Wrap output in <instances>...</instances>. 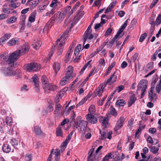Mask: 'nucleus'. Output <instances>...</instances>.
<instances>
[{
	"label": "nucleus",
	"mask_w": 161,
	"mask_h": 161,
	"mask_svg": "<svg viewBox=\"0 0 161 161\" xmlns=\"http://www.w3.org/2000/svg\"><path fill=\"white\" fill-rule=\"evenodd\" d=\"M19 52L15 51L9 55L5 56L2 54L0 56L1 64L3 65H8L7 68L3 67L1 71L3 75L6 76H14L16 74V71L13 69L16 67L17 64L15 62L19 57Z\"/></svg>",
	"instance_id": "1"
},
{
	"label": "nucleus",
	"mask_w": 161,
	"mask_h": 161,
	"mask_svg": "<svg viewBox=\"0 0 161 161\" xmlns=\"http://www.w3.org/2000/svg\"><path fill=\"white\" fill-rule=\"evenodd\" d=\"M87 125V122L86 121L83 120H81L80 117L78 116L76 118V120L74 121L73 125L74 129H80L82 133L84 134L86 132Z\"/></svg>",
	"instance_id": "2"
},
{
	"label": "nucleus",
	"mask_w": 161,
	"mask_h": 161,
	"mask_svg": "<svg viewBox=\"0 0 161 161\" xmlns=\"http://www.w3.org/2000/svg\"><path fill=\"white\" fill-rule=\"evenodd\" d=\"M40 65L36 63L28 64L25 67L26 70L29 72H36L40 70Z\"/></svg>",
	"instance_id": "3"
},
{
	"label": "nucleus",
	"mask_w": 161,
	"mask_h": 161,
	"mask_svg": "<svg viewBox=\"0 0 161 161\" xmlns=\"http://www.w3.org/2000/svg\"><path fill=\"white\" fill-rule=\"evenodd\" d=\"M62 37H61L60 39H58L56 41V45L55 46V47H58V51L57 53L58 55L60 56L61 54V53L63 51L64 43L62 42Z\"/></svg>",
	"instance_id": "4"
},
{
	"label": "nucleus",
	"mask_w": 161,
	"mask_h": 161,
	"mask_svg": "<svg viewBox=\"0 0 161 161\" xmlns=\"http://www.w3.org/2000/svg\"><path fill=\"white\" fill-rule=\"evenodd\" d=\"M43 87L45 92L47 93L49 92V91H54L57 88V86L55 85L48 83L43 86Z\"/></svg>",
	"instance_id": "5"
},
{
	"label": "nucleus",
	"mask_w": 161,
	"mask_h": 161,
	"mask_svg": "<svg viewBox=\"0 0 161 161\" xmlns=\"http://www.w3.org/2000/svg\"><path fill=\"white\" fill-rule=\"evenodd\" d=\"M147 81L146 80H142L138 84L137 90L139 91L141 89H146L147 88Z\"/></svg>",
	"instance_id": "6"
},
{
	"label": "nucleus",
	"mask_w": 161,
	"mask_h": 161,
	"mask_svg": "<svg viewBox=\"0 0 161 161\" xmlns=\"http://www.w3.org/2000/svg\"><path fill=\"white\" fill-rule=\"evenodd\" d=\"M116 80L117 76L115 75V72H114L110 77L104 83L103 85H104V86H105L107 84L110 85L111 84L114 83L116 81Z\"/></svg>",
	"instance_id": "7"
},
{
	"label": "nucleus",
	"mask_w": 161,
	"mask_h": 161,
	"mask_svg": "<svg viewBox=\"0 0 161 161\" xmlns=\"http://www.w3.org/2000/svg\"><path fill=\"white\" fill-rule=\"evenodd\" d=\"M125 121V118L123 117H120L119 120L117 122L114 128L115 131H117L120 128H121L123 125V123Z\"/></svg>",
	"instance_id": "8"
},
{
	"label": "nucleus",
	"mask_w": 161,
	"mask_h": 161,
	"mask_svg": "<svg viewBox=\"0 0 161 161\" xmlns=\"http://www.w3.org/2000/svg\"><path fill=\"white\" fill-rule=\"evenodd\" d=\"M54 18H52L47 23L44 27L43 32H46L49 30L53 24V21H55Z\"/></svg>",
	"instance_id": "9"
},
{
	"label": "nucleus",
	"mask_w": 161,
	"mask_h": 161,
	"mask_svg": "<svg viewBox=\"0 0 161 161\" xmlns=\"http://www.w3.org/2000/svg\"><path fill=\"white\" fill-rule=\"evenodd\" d=\"M29 46L27 43H25L22 47L21 49L20 50H16L15 51H19V52L20 55H23L25 53H27L29 50Z\"/></svg>",
	"instance_id": "10"
},
{
	"label": "nucleus",
	"mask_w": 161,
	"mask_h": 161,
	"mask_svg": "<svg viewBox=\"0 0 161 161\" xmlns=\"http://www.w3.org/2000/svg\"><path fill=\"white\" fill-rule=\"evenodd\" d=\"M86 119L88 122L92 124H95L97 123V119L93 114H88L86 115Z\"/></svg>",
	"instance_id": "11"
},
{
	"label": "nucleus",
	"mask_w": 161,
	"mask_h": 161,
	"mask_svg": "<svg viewBox=\"0 0 161 161\" xmlns=\"http://www.w3.org/2000/svg\"><path fill=\"white\" fill-rule=\"evenodd\" d=\"M65 16L61 12L58 11L54 15V17L52 18H54L55 21H58V22H60L64 19Z\"/></svg>",
	"instance_id": "12"
},
{
	"label": "nucleus",
	"mask_w": 161,
	"mask_h": 161,
	"mask_svg": "<svg viewBox=\"0 0 161 161\" xmlns=\"http://www.w3.org/2000/svg\"><path fill=\"white\" fill-rule=\"evenodd\" d=\"M73 67L71 66H69L66 69V78H69L70 77H73Z\"/></svg>",
	"instance_id": "13"
},
{
	"label": "nucleus",
	"mask_w": 161,
	"mask_h": 161,
	"mask_svg": "<svg viewBox=\"0 0 161 161\" xmlns=\"http://www.w3.org/2000/svg\"><path fill=\"white\" fill-rule=\"evenodd\" d=\"M31 81H32L35 86V90L36 91H38L39 89L38 84V79L36 75H35L34 76L31 78Z\"/></svg>",
	"instance_id": "14"
},
{
	"label": "nucleus",
	"mask_w": 161,
	"mask_h": 161,
	"mask_svg": "<svg viewBox=\"0 0 161 161\" xmlns=\"http://www.w3.org/2000/svg\"><path fill=\"white\" fill-rule=\"evenodd\" d=\"M112 115L116 117L117 115V113L115 108L112 106H111L110 109V111L107 114V115L108 117H110V115Z\"/></svg>",
	"instance_id": "15"
},
{
	"label": "nucleus",
	"mask_w": 161,
	"mask_h": 161,
	"mask_svg": "<svg viewBox=\"0 0 161 161\" xmlns=\"http://www.w3.org/2000/svg\"><path fill=\"white\" fill-rule=\"evenodd\" d=\"M32 156L31 154H26L25 156H22L20 158V161H31Z\"/></svg>",
	"instance_id": "16"
},
{
	"label": "nucleus",
	"mask_w": 161,
	"mask_h": 161,
	"mask_svg": "<svg viewBox=\"0 0 161 161\" xmlns=\"http://www.w3.org/2000/svg\"><path fill=\"white\" fill-rule=\"evenodd\" d=\"M34 131L36 135L42 136L43 134V133L38 126H36L34 127Z\"/></svg>",
	"instance_id": "17"
},
{
	"label": "nucleus",
	"mask_w": 161,
	"mask_h": 161,
	"mask_svg": "<svg viewBox=\"0 0 161 161\" xmlns=\"http://www.w3.org/2000/svg\"><path fill=\"white\" fill-rule=\"evenodd\" d=\"M62 109V106L60 104H55L54 114L57 115H59Z\"/></svg>",
	"instance_id": "18"
},
{
	"label": "nucleus",
	"mask_w": 161,
	"mask_h": 161,
	"mask_svg": "<svg viewBox=\"0 0 161 161\" xmlns=\"http://www.w3.org/2000/svg\"><path fill=\"white\" fill-rule=\"evenodd\" d=\"M123 35L122 36H119L117 34L114 36V37L112 39V40L109 42V46L110 47H111L113 44L116 41V40L118 39H119L120 38H121L123 36Z\"/></svg>",
	"instance_id": "19"
},
{
	"label": "nucleus",
	"mask_w": 161,
	"mask_h": 161,
	"mask_svg": "<svg viewBox=\"0 0 161 161\" xmlns=\"http://www.w3.org/2000/svg\"><path fill=\"white\" fill-rule=\"evenodd\" d=\"M42 43L41 41L36 39L34 40V41L32 44L33 47L36 49H39L40 47L41 46Z\"/></svg>",
	"instance_id": "20"
},
{
	"label": "nucleus",
	"mask_w": 161,
	"mask_h": 161,
	"mask_svg": "<svg viewBox=\"0 0 161 161\" xmlns=\"http://www.w3.org/2000/svg\"><path fill=\"white\" fill-rule=\"evenodd\" d=\"M104 85L101 88L98 87L94 92V93L98 96L100 97L102 95V93L103 92V89L105 87Z\"/></svg>",
	"instance_id": "21"
},
{
	"label": "nucleus",
	"mask_w": 161,
	"mask_h": 161,
	"mask_svg": "<svg viewBox=\"0 0 161 161\" xmlns=\"http://www.w3.org/2000/svg\"><path fill=\"white\" fill-rule=\"evenodd\" d=\"M136 100V98L135 97V95L133 94L130 97V99L128 102V106L130 107L135 103Z\"/></svg>",
	"instance_id": "22"
},
{
	"label": "nucleus",
	"mask_w": 161,
	"mask_h": 161,
	"mask_svg": "<svg viewBox=\"0 0 161 161\" xmlns=\"http://www.w3.org/2000/svg\"><path fill=\"white\" fill-rule=\"evenodd\" d=\"M19 41L18 39L16 38H13L10 40L8 42V45L12 46L18 44Z\"/></svg>",
	"instance_id": "23"
},
{
	"label": "nucleus",
	"mask_w": 161,
	"mask_h": 161,
	"mask_svg": "<svg viewBox=\"0 0 161 161\" xmlns=\"http://www.w3.org/2000/svg\"><path fill=\"white\" fill-rule=\"evenodd\" d=\"M3 151L6 153L10 152L11 148L10 146L8 144H4L2 147Z\"/></svg>",
	"instance_id": "24"
},
{
	"label": "nucleus",
	"mask_w": 161,
	"mask_h": 161,
	"mask_svg": "<svg viewBox=\"0 0 161 161\" xmlns=\"http://www.w3.org/2000/svg\"><path fill=\"white\" fill-rule=\"evenodd\" d=\"M86 34L87 35H86V33H84L83 36V40L84 41V44L87 39H88L89 40L93 38V35L91 34H90V33H88Z\"/></svg>",
	"instance_id": "25"
},
{
	"label": "nucleus",
	"mask_w": 161,
	"mask_h": 161,
	"mask_svg": "<svg viewBox=\"0 0 161 161\" xmlns=\"http://www.w3.org/2000/svg\"><path fill=\"white\" fill-rule=\"evenodd\" d=\"M81 45L80 44H79L77 46L75 49L74 54L75 57L77 56L81 50Z\"/></svg>",
	"instance_id": "26"
},
{
	"label": "nucleus",
	"mask_w": 161,
	"mask_h": 161,
	"mask_svg": "<svg viewBox=\"0 0 161 161\" xmlns=\"http://www.w3.org/2000/svg\"><path fill=\"white\" fill-rule=\"evenodd\" d=\"M39 2V0H34L31 2L29 5L30 8H33L37 5Z\"/></svg>",
	"instance_id": "27"
},
{
	"label": "nucleus",
	"mask_w": 161,
	"mask_h": 161,
	"mask_svg": "<svg viewBox=\"0 0 161 161\" xmlns=\"http://www.w3.org/2000/svg\"><path fill=\"white\" fill-rule=\"evenodd\" d=\"M36 14V11L32 13L29 18V20L31 22H33L35 21V17Z\"/></svg>",
	"instance_id": "28"
},
{
	"label": "nucleus",
	"mask_w": 161,
	"mask_h": 161,
	"mask_svg": "<svg viewBox=\"0 0 161 161\" xmlns=\"http://www.w3.org/2000/svg\"><path fill=\"white\" fill-rule=\"evenodd\" d=\"M53 67L56 73L57 74L60 69L59 64L58 62L55 63L53 65Z\"/></svg>",
	"instance_id": "29"
},
{
	"label": "nucleus",
	"mask_w": 161,
	"mask_h": 161,
	"mask_svg": "<svg viewBox=\"0 0 161 161\" xmlns=\"http://www.w3.org/2000/svg\"><path fill=\"white\" fill-rule=\"evenodd\" d=\"M41 81L42 87L48 83V80L47 78L45 75H43L41 78Z\"/></svg>",
	"instance_id": "30"
},
{
	"label": "nucleus",
	"mask_w": 161,
	"mask_h": 161,
	"mask_svg": "<svg viewBox=\"0 0 161 161\" xmlns=\"http://www.w3.org/2000/svg\"><path fill=\"white\" fill-rule=\"evenodd\" d=\"M17 20V18L15 16L11 17L10 18L8 19L6 21L7 23H13L15 22Z\"/></svg>",
	"instance_id": "31"
},
{
	"label": "nucleus",
	"mask_w": 161,
	"mask_h": 161,
	"mask_svg": "<svg viewBox=\"0 0 161 161\" xmlns=\"http://www.w3.org/2000/svg\"><path fill=\"white\" fill-rule=\"evenodd\" d=\"M69 78H66V75L60 81V84L61 86H63L66 84L68 82L69 80L68 79Z\"/></svg>",
	"instance_id": "32"
},
{
	"label": "nucleus",
	"mask_w": 161,
	"mask_h": 161,
	"mask_svg": "<svg viewBox=\"0 0 161 161\" xmlns=\"http://www.w3.org/2000/svg\"><path fill=\"white\" fill-rule=\"evenodd\" d=\"M56 135L58 136H63L62 132L60 126H58L56 130Z\"/></svg>",
	"instance_id": "33"
},
{
	"label": "nucleus",
	"mask_w": 161,
	"mask_h": 161,
	"mask_svg": "<svg viewBox=\"0 0 161 161\" xmlns=\"http://www.w3.org/2000/svg\"><path fill=\"white\" fill-rule=\"evenodd\" d=\"M127 25V24H124L120 27L119 30L117 31V33L119 35V36L123 32V30L125 29L126 26Z\"/></svg>",
	"instance_id": "34"
},
{
	"label": "nucleus",
	"mask_w": 161,
	"mask_h": 161,
	"mask_svg": "<svg viewBox=\"0 0 161 161\" xmlns=\"http://www.w3.org/2000/svg\"><path fill=\"white\" fill-rule=\"evenodd\" d=\"M125 103V101L123 99L118 100L116 102V105L119 106H123Z\"/></svg>",
	"instance_id": "35"
},
{
	"label": "nucleus",
	"mask_w": 161,
	"mask_h": 161,
	"mask_svg": "<svg viewBox=\"0 0 161 161\" xmlns=\"http://www.w3.org/2000/svg\"><path fill=\"white\" fill-rule=\"evenodd\" d=\"M10 143L11 144L12 146L15 147L18 144V140L15 138H12L11 139Z\"/></svg>",
	"instance_id": "36"
},
{
	"label": "nucleus",
	"mask_w": 161,
	"mask_h": 161,
	"mask_svg": "<svg viewBox=\"0 0 161 161\" xmlns=\"http://www.w3.org/2000/svg\"><path fill=\"white\" fill-rule=\"evenodd\" d=\"M94 151V149H91L89 153V155L87 157V161H93L94 160V159H93V158H91L92 154L93 153Z\"/></svg>",
	"instance_id": "37"
},
{
	"label": "nucleus",
	"mask_w": 161,
	"mask_h": 161,
	"mask_svg": "<svg viewBox=\"0 0 161 161\" xmlns=\"http://www.w3.org/2000/svg\"><path fill=\"white\" fill-rule=\"evenodd\" d=\"M151 152L154 154L157 153L159 150L158 148H156L155 146H152L149 147Z\"/></svg>",
	"instance_id": "38"
},
{
	"label": "nucleus",
	"mask_w": 161,
	"mask_h": 161,
	"mask_svg": "<svg viewBox=\"0 0 161 161\" xmlns=\"http://www.w3.org/2000/svg\"><path fill=\"white\" fill-rule=\"evenodd\" d=\"M71 8V7L70 6H68L67 7L64 8L62 11L61 12L65 16L67 12Z\"/></svg>",
	"instance_id": "39"
},
{
	"label": "nucleus",
	"mask_w": 161,
	"mask_h": 161,
	"mask_svg": "<svg viewBox=\"0 0 161 161\" xmlns=\"http://www.w3.org/2000/svg\"><path fill=\"white\" fill-rule=\"evenodd\" d=\"M6 122L8 125H11L13 123L11 118L9 117H7L6 118Z\"/></svg>",
	"instance_id": "40"
},
{
	"label": "nucleus",
	"mask_w": 161,
	"mask_h": 161,
	"mask_svg": "<svg viewBox=\"0 0 161 161\" xmlns=\"http://www.w3.org/2000/svg\"><path fill=\"white\" fill-rule=\"evenodd\" d=\"M145 127V126H142L139 127V129L137 130L135 133V137H138L139 136V134L141 133L142 130L144 129Z\"/></svg>",
	"instance_id": "41"
},
{
	"label": "nucleus",
	"mask_w": 161,
	"mask_h": 161,
	"mask_svg": "<svg viewBox=\"0 0 161 161\" xmlns=\"http://www.w3.org/2000/svg\"><path fill=\"white\" fill-rule=\"evenodd\" d=\"M95 111V106L94 105H91L89 108V112L90 114H94Z\"/></svg>",
	"instance_id": "42"
},
{
	"label": "nucleus",
	"mask_w": 161,
	"mask_h": 161,
	"mask_svg": "<svg viewBox=\"0 0 161 161\" xmlns=\"http://www.w3.org/2000/svg\"><path fill=\"white\" fill-rule=\"evenodd\" d=\"M161 23V15L159 14L156 18L155 25H158Z\"/></svg>",
	"instance_id": "43"
},
{
	"label": "nucleus",
	"mask_w": 161,
	"mask_h": 161,
	"mask_svg": "<svg viewBox=\"0 0 161 161\" xmlns=\"http://www.w3.org/2000/svg\"><path fill=\"white\" fill-rule=\"evenodd\" d=\"M147 36V34L146 32H145L143 34H142L139 39V42H142L145 39Z\"/></svg>",
	"instance_id": "44"
},
{
	"label": "nucleus",
	"mask_w": 161,
	"mask_h": 161,
	"mask_svg": "<svg viewBox=\"0 0 161 161\" xmlns=\"http://www.w3.org/2000/svg\"><path fill=\"white\" fill-rule=\"evenodd\" d=\"M87 98V97H84L78 104H77V105H76V106L78 107V106H79L80 105H82L86 102Z\"/></svg>",
	"instance_id": "45"
},
{
	"label": "nucleus",
	"mask_w": 161,
	"mask_h": 161,
	"mask_svg": "<svg viewBox=\"0 0 161 161\" xmlns=\"http://www.w3.org/2000/svg\"><path fill=\"white\" fill-rule=\"evenodd\" d=\"M68 143V142H67V141H65L63 142L61 147V150L62 151H63L64 150L65 148L67 146Z\"/></svg>",
	"instance_id": "46"
},
{
	"label": "nucleus",
	"mask_w": 161,
	"mask_h": 161,
	"mask_svg": "<svg viewBox=\"0 0 161 161\" xmlns=\"http://www.w3.org/2000/svg\"><path fill=\"white\" fill-rule=\"evenodd\" d=\"M64 91H61L58 92L57 96V98L61 99V97L64 96Z\"/></svg>",
	"instance_id": "47"
},
{
	"label": "nucleus",
	"mask_w": 161,
	"mask_h": 161,
	"mask_svg": "<svg viewBox=\"0 0 161 161\" xmlns=\"http://www.w3.org/2000/svg\"><path fill=\"white\" fill-rule=\"evenodd\" d=\"M75 114L73 112H72V113L71 114L70 118L69 119V121H70V123H71L73 122L74 119H75Z\"/></svg>",
	"instance_id": "48"
},
{
	"label": "nucleus",
	"mask_w": 161,
	"mask_h": 161,
	"mask_svg": "<svg viewBox=\"0 0 161 161\" xmlns=\"http://www.w3.org/2000/svg\"><path fill=\"white\" fill-rule=\"evenodd\" d=\"M112 29L109 27L108 28L105 34V36H108L109 35L112 33Z\"/></svg>",
	"instance_id": "49"
},
{
	"label": "nucleus",
	"mask_w": 161,
	"mask_h": 161,
	"mask_svg": "<svg viewBox=\"0 0 161 161\" xmlns=\"http://www.w3.org/2000/svg\"><path fill=\"white\" fill-rule=\"evenodd\" d=\"M102 121V120H101ZM102 125L103 126H106L108 123V119L107 118H104L102 120Z\"/></svg>",
	"instance_id": "50"
},
{
	"label": "nucleus",
	"mask_w": 161,
	"mask_h": 161,
	"mask_svg": "<svg viewBox=\"0 0 161 161\" xmlns=\"http://www.w3.org/2000/svg\"><path fill=\"white\" fill-rule=\"evenodd\" d=\"M100 132L101 135V139H104L107 138V133L106 132H101V130H100Z\"/></svg>",
	"instance_id": "51"
},
{
	"label": "nucleus",
	"mask_w": 161,
	"mask_h": 161,
	"mask_svg": "<svg viewBox=\"0 0 161 161\" xmlns=\"http://www.w3.org/2000/svg\"><path fill=\"white\" fill-rule=\"evenodd\" d=\"M101 0H96L94 3L93 6H97L99 5V6L101 5Z\"/></svg>",
	"instance_id": "52"
},
{
	"label": "nucleus",
	"mask_w": 161,
	"mask_h": 161,
	"mask_svg": "<svg viewBox=\"0 0 161 161\" xmlns=\"http://www.w3.org/2000/svg\"><path fill=\"white\" fill-rule=\"evenodd\" d=\"M155 89L156 92L159 93L161 90V85H160V84H157L156 87Z\"/></svg>",
	"instance_id": "53"
},
{
	"label": "nucleus",
	"mask_w": 161,
	"mask_h": 161,
	"mask_svg": "<svg viewBox=\"0 0 161 161\" xmlns=\"http://www.w3.org/2000/svg\"><path fill=\"white\" fill-rule=\"evenodd\" d=\"M115 64V62H114L113 63H111L110 65L108 68L107 69V70L108 71H110L113 68Z\"/></svg>",
	"instance_id": "54"
},
{
	"label": "nucleus",
	"mask_w": 161,
	"mask_h": 161,
	"mask_svg": "<svg viewBox=\"0 0 161 161\" xmlns=\"http://www.w3.org/2000/svg\"><path fill=\"white\" fill-rule=\"evenodd\" d=\"M158 1V0H153L150 6V8H152L157 4Z\"/></svg>",
	"instance_id": "55"
},
{
	"label": "nucleus",
	"mask_w": 161,
	"mask_h": 161,
	"mask_svg": "<svg viewBox=\"0 0 161 161\" xmlns=\"http://www.w3.org/2000/svg\"><path fill=\"white\" fill-rule=\"evenodd\" d=\"M99 65L100 66H101L102 65H103L104 66L105 64V62L104 59L101 58L99 60Z\"/></svg>",
	"instance_id": "56"
},
{
	"label": "nucleus",
	"mask_w": 161,
	"mask_h": 161,
	"mask_svg": "<svg viewBox=\"0 0 161 161\" xmlns=\"http://www.w3.org/2000/svg\"><path fill=\"white\" fill-rule=\"evenodd\" d=\"M138 56V54L137 53H135L131 57V60L133 61V62H134L135 61L136 59L137 58Z\"/></svg>",
	"instance_id": "57"
},
{
	"label": "nucleus",
	"mask_w": 161,
	"mask_h": 161,
	"mask_svg": "<svg viewBox=\"0 0 161 161\" xmlns=\"http://www.w3.org/2000/svg\"><path fill=\"white\" fill-rule=\"evenodd\" d=\"M69 122V119H64L61 122V126L64 125L66 124H67L68 122Z\"/></svg>",
	"instance_id": "58"
},
{
	"label": "nucleus",
	"mask_w": 161,
	"mask_h": 161,
	"mask_svg": "<svg viewBox=\"0 0 161 161\" xmlns=\"http://www.w3.org/2000/svg\"><path fill=\"white\" fill-rule=\"evenodd\" d=\"M80 4V3L79 2H77L73 8V9L74 11H75L78 7H79Z\"/></svg>",
	"instance_id": "59"
},
{
	"label": "nucleus",
	"mask_w": 161,
	"mask_h": 161,
	"mask_svg": "<svg viewBox=\"0 0 161 161\" xmlns=\"http://www.w3.org/2000/svg\"><path fill=\"white\" fill-rule=\"evenodd\" d=\"M46 7L45 5H43L42 6H39L38 8V11L41 12Z\"/></svg>",
	"instance_id": "60"
},
{
	"label": "nucleus",
	"mask_w": 161,
	"mask_h": 161,
	"mask_svg": "<svg viewBox=\"0 0 161 161\" xmlns=\"http://www.w3.org/2000/svg\"><path fill=\"white\" fill-rule=\"evenodd\" d=\"M28 90L27 88V86L26 85H24L21 88L20 90L21 91H27Z\"/></svg>",
	"instance_id": "61"
},
{
	"label": "nucleus",
	"mask_w": 161,
	"mask_h": 161,
	"mask_svg": "<svg viewBox=\"0 0 161 161\" xmlns=\"http://www.w3.org/2000/svg\"><path fill=\"white\" fill-rule=\"evenodd\" d=\"M55 157H58V156L60 155V150L59 149H56L55 152Z\"/></svg>",
	"instance_id": "62"
},
{
	"label": "nucleus",
	"mask_w": 161,
	"mask_h": 161,
	"mask_svg": "<svg viewBox=\"0 0 161 161\" xmlns=\"http://www.w3.org/2000/svg\"><path fill=\"white\" fill-rule=\"evenodd\" d=\"M124 86H120L118 87V89H117L115 91L117 92H120L121 91L124 89Z\"/></svg>",
	"instance_id": "63"
},
{
	"label": "nucleus",
	"mask_w": 161,
	"mask_h": 161,
	"mask_svg": "<svg viewBox=\"0 0 161 161\" xmlns=\"http://www.w3.org/2000/svg\"><path fill=\"white\" fill-rule=\"evenodd\" d=\"M142 114H142L140 115L142 119L144 121L146 120L147 119V117L145 114H144V113H143Z\"/></svg>",
	"instance_id": "64"
}]
</instances>
